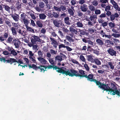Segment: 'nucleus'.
Segmentation results:
<instances>
[{
  "label": "nucleus",
  "mask_w": 120,
  "mask_h": 120,
  "mask_svg": "<svg viewBox=\"0 0 120 120\" xmlns=\"http://www.w3.org/2000/svg\"><path fill=\"white\" fill-rule=\"evenodd\" d=\"M66 39L70 42L74 41L73 39L69 35H67L66 37Z\"/></svg>",
  "instance_id": "nucleus-34"
},
{
  "label": "nucleus",
  "mask_w": 120,
  "mask_h": 120,
  "mask_svg": "<svg viewBox=\"0 0 120 120\" xmlns=\"http://www.w3.org/2000/svg\"><path fill=\"white\" fill-rule=\"evenodd\" d=\"M105 45L107 47H110L114 45V43L113 41L109 40H106L105 43Z\"/></svg>",
  "instance_id": "nucleus-12"
},
{
  "label": "nucleus",
  "mask_w": 120,
  "mask_h": 120,
  "mask_svg": "<svg viewBox=\"0 0 120 120\" xmlns=\"http://www.w3.org/2000/svg\"><path fill=\"white\" fill-rule=\"evenodd\" d=\"M89 9L91 11H94L95 9V7L92 5H90L89 7Z\"/></svg>",
  "instance_id": "nucleus-45"
},
{
  "label": "nucleus",
  "mask_w": 120,
  "mask_h": 120,
  "mask_svg": "<svg viewBox=\"0 0 120 120\" xmlns=\"http://www.w3.org/2000/svg\"><path fill=\"white\" fill-rule=\"evenodd\" d=\"M99 17H100L102 18L106 17V14L105 13H102L101 14Z\"/></svg>",
  "instance_id": "nucleus-59"
},
{
  "label": "nucleus",
  "mask_w": 120,
  "mask_h": 120,
  "mask_svg": "<svg viewBox=\"0 0 120 120\" xmlns=\"http://www.w3.org/2000/svg\"><path fill=\"white\" fill-rule=\"evenodd\" d=\"M38 59L40 62L42 64L45 65L47 63V61L42 57H38Z\"/></svg>",
  "instance_id": "nucleus-14"
},
{
  "label": "nucleus",
  "mask_w": 120,
  "mask_h": 120,
  "mask_svg": "<svg viewBox=\"0 0 120 120\" xmlns=\"http://www.w3.org/2000/svg\"><path fill=\"white\" fill-rule=\"evenodd\" d=\"M21 5L19 1H17L15 5V8L18 10H19L21 8Z\"/></svg>",
  "instance_id": "nucleus-25"
},
{
  "label": "nucleus",
  "mask_w": 120,
  "mask_h": 120,
  "mask_svg": "<svg viewBox=\"0 0 120 120\" xmlns=\"http://www.w3.org/2000/svg\"><path fill=\"white\" fill-rule=\"evenodd\" d=\"M87 7V5L86 4H83L80 7V9L81 11L83 12H86L88 9Z\"/></svg>",
  "instance_id": "nucleus-19"
},
{
  "label": "nucleus",
  "mask_w": 120,
  "mask_h": 120,
  "mask_svg": "<svg viewBox=\"0 0 120 120\" xmlns=\"http://www.w3.org/2000/svg\"><path fill=\"white\" fill-rule=\"evenodd\" d=\"M77 26L79 27H82L83 25L82 23L80 22H78L76 23Z\"/></svg>",
  "instance_id": "nucleus-37"
},
{
  "label": "nucleus",
  "mask_w": 120,
  "mask_h": 120,
  "mask_svg": "<svg viewBox=\"0 0 120 120\" xmlns=\"http://www.w3.org/2000/svg\"><path fill=\"white\" fill-rule=\"evenodd\" d=\"M23 23L26 26H28L29 23V20H28L27 18L22 20Z\"/></svg>",
  "instance_id": "nucleus-32"
},
{
  "label": "nucleus",
  "mask_w": 120,
  "mask_h": 120,
  "mask_svg": "<svg viewBox=\"0 0 120 120\" xmlns=\"http://www.w3.org/2000/svg\"><path fill=\"white\" fill-rule=\"evenodd\" d=\"M112 35L115 38H118L120 37V34H113Z\"/></svg>",
  "instance_id": "nucleus-50"
},
{
  "label": "nucleus",
  "mask_w": 120,
  "mask_h": 120,
  "mask_svg": "<svg viewBox=\"0 0 120 120\" xmlns=\"http://www.w3.org/2000/svg\"><path fill=\"white\" fill-rule=\"evenodd\" d=\"M89 22H88V25L90 26H93V25H94L96 23H94L93 22L91 21H88Z\"/></svg>",
  "instance_id": "nucleus-46"
},
{
  "label": "nucleus",
  "mask_w": 120,
  "mask_h": 120,
  "mask_svg": "<svg viewBox=\"0 0 120 120\" xmlns=\"http://www.w3.org/2000/svg\"><path fill=\"white\" fill-rule=\"evenodd\" d=\"M101 11L100 10L98 9H96L95 11V14L96 15H98L101 14Z\"/></svg>",
  "instance_id": "nucleus-58"
},
{
  "label": "nucleus",
  "mask_w": 120,
  "mask_h": 120,
  "mask_svg": "<svg viewBox=\"0 0 120 120\" xmlns=\"http://www.w3.org/2000/svg\"><path fill=\"white\" fill-rule=\"evenodd\" d=\"M84 67H85L86 70L89 71L90 70V68L87 64H85L84 65Z\"/></svg>",
  "instance_id": "nucleus-53"
},
{
  "label": "nucleus",
  "mask_w": 120,
  "mask_h": 120,
  "mask_svg": "<svg viewBox=\"0 0 120 120\" xmlns=\"http://www.w3.org/2000/svg\"><path fill=\"white\" fill-rule=\"evenodd\" d=\"M5 23L9 27H11L12 26L11 23L12 22L9 19L6 18L5 20Z\"/></svg>",
  "instance_id": "nucleus-18"
},
{
  "label": "nucleus",
  "mask_w": 120,
  "mask_h": 120,
  "mask_svg": "<svg viewBox=\"0 0 120 120\" xmlns=\"http://www.w3.org/2000/svg\"><path fill=\"white\" fill-rule=\"evenodd\" d=\"M94 62H95V63L98 65H100L101 64L100 60L98 59H94Z\"/></svg>",
  "instance_id": "nucleus-43"
},
{
  "label": "nucleus",
  "mask_w": 120,
  "mask_h": 120,
  "mask_svg": "<svg viewBox=\"0 0 120 120\" xmlns=\"http://www.w3.org/2000/svg\"><path fill=\"white\" fill-rule=\"evenodd\" d=\"M28 65L30 68H32L33 69L36 71L38 69H40L41 71H43L44 72L47 68L46 66L42 65H41L40 66L38 67L36 65L34 64H32V65L29 64Z\"/></svg>",
  "instance_id": "nucleus-4"
},
{
  "label": "nucleus",
  "mask_w": 120,
  "mask_h": 120,
  "mask_svg": "<svg viewBox=\"0 0 120 120\" xmlns=\"http://www.w3.org/2000/svg\"><path fill=\"white\" fill-rule=\"evenodd\" d=\"M33 39L36 41V42L38 41L39 42L40 40L38 37L34 35L33 37Z\"/></svg>",
  "instance_id": "nucleus-38"
},
{
  "label": "nucleus",
  "mask_w": 120,
  "mask_h": 120,
  "mask_svg": "<svg viewBox=\"0 0 120 120\" xmlns=\"http://www.w3.org/2000/svg\"><path fill=\"white\" fill-rule=\"evenodd\" d=\"M78 30H79V32H80V36L85 35V31L82 30H81L80 29H78Z\"/></svg>",
  "instance_id": "nucleus-36"
},
{
  "label": "nucleus",
  "mask_w": 120,
  "mask_h": 120,
  "mask_svg": "<svg viewBox=\"0 0 120 120\" xmlns=\"http://www.w3.org/2000/svg\"><path fill=\"white\" fill-rule=\"evenodd\" d=\"M36 25L40 28H42L43 26L42 22L39 20H38L36 22Z\"/></svg>",
  "instance_id": "nucleus-28"
},
{
  "label": "nucleus",
  "mask_w": 120,
  "mask_h": 120,
  "mask_svg": "<svg viewBox=\"0 0 120 120\" xmlns=\"http://www.w3.org/2000/svg\"><path fill=\"white\" fill-rule=\"evenodd\" d=\"M50 63L52 65H55L56 64V62H54L52 58H49V59Z\"/></svg>",
  "instance_id": "nucleus-35"
},
{
  "label": "nucleus",
  "mask_w": 120,
  "mask_h": 120,
  "mask_svg": "<svg viewBox=\"0 0 120 120\" xmlns=\"http://www.w3.org/2000/svg\"><path fill=\"white\" fill-rule=\"evenodd\" d=\"M107 12L106 13V15L108 17H109L112 14L111 12L109 11H106Z\"/></svg>",
  "instance_id": "nucleus-62"
},
{
  "label": "nucleus",
  "mask_w": 120,
  "mask_h": 120,
  "mask_svg": "<svg viewBox=\"0 0 120 120\" xmlns=\"http://www.w3.org/2000/svg\"><path fill=\"white\" fill-rule=\"evenodd\" d=\"M86 58L88 61H90L92 62H94V59L91 55H88L86 56Z\"/></svg>",
  "instance_id": "nucleus-24"
},
{
  "label": "nucleus",
  "mask_w": 120,
  "mask_h": 120,
  "mask_svg": "<svg viewBox=\"0 0 120 120\" xmlns=\"http://www.w3.org/2000/svg\"><path fill=\"white\" fill-rule=\"evenodd\" d=\"M0 61L2 62L5 63L6 62V63H11V64L14 62H16L15 59L14 58H10L9 60H6V58L4 57L1 58L0 60Z\"/></svg>",
  "instance_id": "nucleus-6"
},
{
  "label": "nucleus",
  "mask_w": 120,
  "mask_h": 120,
  "mask_svg": "<svg viewBox=\"0 0 120 120\" xmlns=\"http://www.w3.org/2000/svg\"><path fill=\"white\" fill-rule=\"evenodd\" d=\"M63 59H62L60 55L57 56L55 57V60L56 62H58L57 64L58 66H60L61 65L60 62Z\"/></svg>",
  "instance_id": "nucleus-8"
},
{
  "label": "nucleus",
  "mask_w": 120,
  "mask_h": 120,
  "mask_svg": "<svg viewBox=\"0 0 120 120\" xmlns=\"http://www.w3.org/2000/svg\"><path fill=\"white\" fill-rule=\"evenodd\" d=\"M39 16L40 19L42 20L45 19L46 17V15L44 13L39 14Z\"/></svg>",
  "instance_id": "nucleus-29"
},
{
  "label": "nucleus",
  "mask_w": 120,
  "mask_h": 120,
  "mask_svg": "<svg viewBox=\"0 0 120 120\" xmlns=\"http://www.w3.org/2000/svg\"><path fill=\"white\" fill-rule=\"evenodd\" d=\"M20 43V40H16L15 39L13 40L12 43L15 46V48H17L19 47Z\"/></svg>",
  "instance_id": "nucleus-10"
},
{
  "label": "nucleus",
  "mask_w": 120,
  "mask_h": 120,
  "mask_svg": "<svg viewBox=\"0 0 120 120\" xmlns=\"http://www.w3.org/2000/svg\"><path fill=\"white\" fill-rule=\"evenodd\" d=\"M53 23L54 25L56 27H59V24L56 20H54L53 21Z\"/></svg>",
  "instance_id": "nucleus-42"
},
{
  "label": "nucleus",
  "mask_w": 120,
  "mask_h": 120,
  "mask_svg": "<svg viewBox=\"0 0 120 120\" xmlns=\"http://www.w3.org/2000/svg\"><path fill=\"white\" fill-rule=\"evenodd\" d=\"M39 6L40 8H43L45 6V4L42 2H40L39 3Z\"/></svg>",
  "instance_id": "nucleus-40"
},
{
  "label": "nucleus",
  "mask_w": 120,
  "mask_h": 120,
  "mask_svg": "<svg viewBox=\"0 0 120 120\" xmlns=\"http://www.w3.org/2000/svg\"><path fill=\"white\" fill-rule=\"evenodd\" d=\"M88 42L89 44L91 45V47H93L94 46V43L90 40H89Z\"/></svg>",
  "instance_id": "nucleus-57"
},
{
  "label": "nucleus",
  "mask_w": 120,
  "mask_h": 120,
  "mask_svg": "<svg viewBox=\"0 0 120 120\" xmlns=\"http://www.w3.org/2000/svg\"><path fill=\"white\" fill-rule=\"evenodd\" d=\"M66 46L65 45L62 44H61L59 45V50H60L62 48H66Z\"/></svg>",
  "instance_id": "nucleus-44"
},
{
  "label": "nucleus",
  "mask_w": 120,
  "mask_h": 120,
  "mask_svg": "<svg viewBox=\"0 0 120 120\" xmlns=\"http://www.w3.org/2000/svg\"><path fill=\"white\" fill-rule=\"evenodd\" d=\"M11 48L12 50L11 51L10 53V56L11 55H12L14 56H16L17 55L18 53L17 52H16V51L14 49L12 48V47H11Z\"/></svg>",
  "instance_id": "nucleus-23"
},
{
  "label": "nucleus",
  "mask_w": 120,
  "mask_h": 120,
  "mask_svg": "<svg viewBox=\"0 0 120 120\" xmlns=\"http://www.w3.org/2000/svg\"><path fill=\"white\" fill-rule=\"evenodd\" d=\"M11 28L12 35H13L16 36L17 35V33L16 31V28L12 27Z\"/></svg>",
  "instance_id": "nucleus-21"
},
{
  "label": "nucleus",
  "mask_w": 120,
  "mask_h": 120,
  "mask_svg": "<svg viewBox=\"0 0 120 120\" xmlns=\"http://www.w3.org/2000/svg\"><path fill=\"white\" fill-rule=\"evenodd\" d=\"M113 42H114V45H116V44H117V42H119V40L116 38H114L113 39Z\"/></svg>",
  "instance_id": "nucleus-49"
},
{
  "label": "nucleus",
  "mask_w": 120,
  "mask_h": 120,
  "mask_svg": "<svg viewBox=\"0 0 120 120\" xmlns=\"http://www.w3.org/2000/svg\"><path fill=\"white\" fill-rule=\"evenodd\" d=\"M109 25L110 27L111 28H113L114 27L115 24L114 23L112 22H110L109 23Z\"/></svg>",
  "instance_id": "nucleus-51"
},
{
  "label": "nucleus",
  "mask_w": 120,
  "mask_h": 120,
  "mask_svg": "<svg viewBox=\"0 0 120 120\" xmlns=\"http://www.w3.org/2000/svg\"><path fill=\"white\" fill-rule=\"evenodd\" d=\"M119 16V15L117 13H116L114 14H111L110 16V20L112 21H113L115 20V17L118 18Z\"/></svg>",
  "instance_id": "nucleus-16"
},
{
  "label": "nucleus",
  "mask_w": 120,
  "mask_h": 120,
  "mask_svg": "<svg viewBox=\"0 0 120 120\" xmlns=\"http://www.w3.org/2000/svg\"><path fill=\"white\" fill-rule=\"evenodd\" d=\"M99 88L102 89L103 91H109L111 94L113 95L115 94L120 97V92L117 89L116 86L114 84L112 83L111 87L109 86V84H105L101 83Z\"/></svg>",
  "instance_id": "nucleus-1"
},
{
  "label": "nucleus",
  "mask_w": 120,
  "mask_h": 120,
  "mask_svg": "<svg viewBox=\"0 0 120 120\" xmlns=\"http://www.w3.org/2000/svg\"><path fill=\"white\" fill-rule=\"evenodd\" d=\"M38 54L39 57H42L43 56V52L41 51H39L38 52Z\"/></svg>",
  "instance_id": "nucleus-54"
},
{
  "label": "nucleus",
  "mask_w": 120,
  "mask_h": 120,
  "mask_svg": "<svg viewBox=\"0 0 120 120\" xmlns=\"http://www.w3.org/2000/svg\"><path fill=\"white\" fill-rule=\"evenodd\" d=\"M5 9L7 11L9 12L10 11V8L7 5H4Z\"/></svg>",
  "instance_id": "nucleus-41"
},
{
  "label": "nucleus",
  "mask_w": 120,
  "mask_h": 120,
  "mask_svg": "<svg viewBox=\"0 0 120 120\" xmlns=\"http://www.w3.org/2000/svg\"><path fill=\"white\" fill-rule=\"evenodd\" d=\"M8 33H5L3 35V37L5 39H7L8 37Z\"/></svg>",
  "instance_id": "nucleus-63"
},
{
  "label": "nucleus",
  "mask_w": 120,
  "mask_h": 120,
  "mask_svg": "<svg viewBox=\"0 0 120 120\" xmlns=\"http://www.w3.org/2000/svg\"><path fill=\"white\" fill-rule=\"evenodd\" d=\"M53 70L55 69L56 70L57 69H58V70H56V71L58 73H61L63 74H64L65 71L64 70L60 68H59L54 65H53Z\"/></svg>",
  "instance_id": "nucleus-11"
},
{
  "label": "nucleus",
  "mask_w": 120,
  "mask_h": 120,
  "mask_svg": "<svg viewBox=\"0 0 120 120\" xmlns=\"http://www.w3.org/2000/svg\"><path fill=\"white\" fill-rule=\"evenodd\" d=\"M26 27L27 30L28 31H30L33 33H34L35 32L34 30L30 27L28 26H26Z\"/></svg>",
  "instance_id": "nucleus-33"
},
{
  "label": "nucleus",
  "mask_w": 120,
  "mask_h": 120,
  "mask_svg": "<svg viewBox=\"0 0 120 120\" xmlns=\"http://www.w3.org/2000/svg\"><path fill=\"white\" fill-rule=\"evenodd\" d=\"M108 25V23L107 22H104L101 24V26L103 27L106 26Z\"/></svg>",
  "instance_id": "nucleus-61"
},
{
  "label": "nucleus",
  "mask_w": 120,
  "mask_h": 120,
  "mask_svg": "<svg viewBox=\"0 0 120 120\" xmlns=\"http://www.w3.org/2000/svg\"><path fill=\"white\" fill-rule=\"evenodd\" d=\"M94 29V26L92 28H89L88 29V32L90 33L91 34L94 33L95 32V31H96V30H95Z\"/></svg>",
  "instance_id": "nucleus-30"
},
{
  "label": "nucleus",
  "mask_w": 120,
  "mask_h": 120,
  "mask_svg": "<svg viewBox=\"0 0 120 120\" xmlns=\"http://www.w3.org/2000/svg\"><path fill=\"white\" fill-rule=\"evenodd\" d=\"M13 39L12 37L11 36L9 37L7 40V42L10 43H12L13 42Z\"/></svg>",
  "instance_id": "nucleus-31"
},
{
  "label": "nucleus",
  "mask_w": 120,
  "mask_h": 120,
  "mask_svg": "<svg viewBox=\"0 0 120 120\" xmlns=\"http://www.w3.org/2000/svg\"><path fill=\"white\" fill-rule=\"evenodd\" d=\"M96 42L98 45L101 46H102L104 44L103 41L100 39H97L96 40Z\"/></svg>",
  "instance_id": "nucleus-20"
},
{
  "label": "nucleus",
  "mask_w": 120,
  "mask_h": 120,
  "mask_svg": "<svg viewBox=\"0 0 120 120\" xmlns=\"http://www.w3.org/2000/svg\"><path fill=\"white\" fill-rule=\"evenodd\" d=\"M70 71V72L69 71L65 70L64 74H65L67 76L68 75L71 77L75 76L76 77L78 76L81 77L82 75H81L78 71H76L75 70L72 69H71Z\"/></svg>",
  "instance_id": "nucleus-3"
},
{
  "label": "nucleus",
  "mask_w": 120,
  "mask_h": 120,
  "mask_svg": "<svg viewBox=\"0 0 120 120\" xmlns=\"http://www.w3.org/2000/svg\"><path fill=\"white\" fill-rule=\"evenodd\" d=\"M69 30L71 34L70 35L72 36L75 34H76L77 33V31L76 30L71 27L70 28Z\"/></svg>",
  "instance_id": "nucleus-17"
},
{
  "label": "nucleus",
  "mask_w": 120,
  "mask_h": 120,
  "mask_svg": "<svg viewBox=\"0 0 120 120\" xmlns=\"http://www.w3.org/2000/svg\"><path fill=\"white\" fill-rule=\"evenodd\" d=\"M53 8V9L57 11L58 12L61 11L65 12L66 11V7L63 5H61L60 7H58L55 6H54Z\"/></svg>",
  "instance_id": "nucleus-5"
},
{
  "label": "nucleus",
  "mask_w": 120,
  "mask_h": 120,
  "mask_svg": "<svg viewBox=\"0 0 120 120\" xmlns=\"http://www.w3.org/2000/svg\"><path fill=\"white\" fill-rule=\"evenodd\" d=\"M108 65L110 66V68L113 70L114 68V66L113 65L112 63L111 62H108Z\"/></svg>",
  "instance_id": "nucleus-39"
},
{
  "label": "nucleus",
  "mask_w": 120,
  "mask_h": 120,
  "mask_svg": "<svg viewBox=\"0 0 120 120\" xmlns=\"http://www.w3.org/2000/svg\"><path fill=\"white\" fill-rule=\"evenodd\" d=\"M60 54L63 60H64V59H66L67 58L66 56L64 54L61 53H60Z\"/></svg>",
  "instance_id": "nucleus-55"
},
{
  "label": "nucleus",
  "mask_w": 120,
  "mask_h": 120,
  "mask_svg": "<svg viewBox=\"0 0 120 120\" xmlns=\"http://www.w3.org/2000/svg\"><path fill=\"white\" fill-rule=\"evenodd\" d=\"M52 15L55 18H58L59 17L60 14L59 12H55L53 11L52 12Z\"/></svg>",
  "instance_id": "nucleus-27"
},
{
  "label": "nucleus",
  "mask_w": 120,
  "mask_h": 120,
  "mask_svg": "<svg viewBox=\"0 0 120 120\" xmlns=\"http://www.w3.org/2000/svg\"><path fill=\"white\" fill-rule=\"evenodd\" d=\"M50 39L51 41V44L53 45V47L56 49L57 48V46L59 45L58 42L54 38L50 37Z\"/></svg>",
  "instance_id": "nucleus-9"
},
{
  "label": "nucleus",
  "mask_w": 120,
  "mask_h": 120,
  "mask_svg": "<svg viewBox=\"0 0 120 120\" xmlns=\"http://www.w3.org/2000/svg\"><path fill=\"white\" fill-rule=\"evenodd\" d=\"M111 7L110 6L108 5L106 6L105 9V11H109Z\"/></svg>",
  "instance_id": "nucleus-56"
},
{
  "label": "nucleus",
  "mask_w": 120,
  "mask_h": 120,
  "mask_svg": "<svg viewBox=\"0 0 120 120\" xmlns=\"http://www.w3.org/2000/svg\"><path fill=\"white\" fill-rule=\"evenodd\" d=\"M29 58L31 60V61L33 62V63H36V60L34 58H35V57H33L32 56H29Z\"/></svg>",
  "instance_id": "nucleus-52"
},
{
  "label": "nucleus",
  "mask_w": 120,
  "mask_h": 120,
  "mask_svg": "<svg viewBox=\"0 0 120 120\" xmlns=\"http://www.w3.org/2000/svg\"><path fill=\"white\" fill-rule=\"evenodd\" d=\"M68 12L70 15L73 16L74 14L75 10L74 8H69L68 9Z\"/></svg>",
  "instance_id": "nucleus-22"
},
{
  "label": "nucleus",
  "mask_w": 120,
  "mask_h": 120,
  "mask_svg": "<svg viewBox=\"0 0 120 120\" xmlns=\"http://www.w3.org/2000/svg\"><path fill=\"white\" fill-rule=\"evenodd\" d=\"M20 19L22 22V20L26 19V14L24 13H23L21 15Z\"/></svg>",
  "instance_id": "nucleus-26"
},
{
  "label": "nucleus",
  "mask_w": 120,
  "mask_h": 120,
  "mask_svg": "<svg viewBox=\"0 0 120 120\" xmlns=\"http://www.w3.org/2000/svg\"><path fill=\"white\" fill-rule=\"evenodd\" d=\"M71 61H72V62L74 64H79V63L76 60H75L74 59H71Z\"/></svg>",
  "instance_id": "nucleus-60"
},
{
  "label": "nucleus",
  "mask_w": 120,
  "mask_h": 120,
  "mask_svg": "<svg viewBox=\"0 0 120 120\" xmlns=\"http://www.w3.org/2000/svg\"><path fill=\"white\" fill-rule=\"evenodd\" d=\"M79 72L80 74H80L81 75H86L85 74L84 71L82 70H79Z\"/></svg>",
  "instance_id": "nucleus-48"
},
{
  "label": "nucleus",
  "mask_w": 120,
  "mask_h": 120,
  "mask_svg": "<svg viewBox=\"0 0 120 120\" xmlns=\"http://www.w3.org/2000/svg\"><path fill=\"white\" fill-rule=\"evenodd\" d=\"M108 53L112 56H116V51L114 50L113 48H109L107 50Z\"/></svg>",
  "instance_id": "nucleus-7"
},
{
  "label": "nucleus",
  "mask_w": 120,
  "mask_h": 120,
  "mask_svg": "<svg viewBox=\"0 0 120 120\" xmlns=\"http://www.w3.org/2000/svg\"><path fill=\"white\" fill-rule=\"evenodd\" d=\"M89 19L91 21L93 22L94 23H96L97 19V16L96 15H92L90 16Z\"/></svg>",
  "instance_id": "nucleus-15"
},
{
  "label": "nucleus",
  "mask_w": 120,
  "mask_h": 120,
  "mask_svg": "<svg viewBox=\"0 0 120 120\" xmlns=\"http://www.w3.org/2000/svg\"><path fill=\"white\" fill-rule=\"evenodd\" d=\"M80 59L83 62H85L86 59L84 56L82 55H81L80 57Z\"/></svg>",
  "instance_id": "nucleus-47"
},
{
  "label": "nucleus",
  "mask_w": 120,
  "mask_h": 120,
  "mask_svg": "<svg viewBox=\"0 0 120 120\" xmlns=\"http://www.w3.org/2000/svg\"><path fill=\"white\" fill-rule=\"evenodd\" d=\"M77 15L79 17H81L82 16L83 13L80 11H79L77 12Z\"/></svg>",
  "instance_id": "nucleus-64"
},
{
  "label": "nucleus",
  "mask_w": 120,
  "mask_h": 120,
  "mask_svg": "<svg viewBox=\"0 0 120 120\" xmlns=\"http://www.w3.org/2000/svg\"><path fill=\"white\" fill-rule=\"evenodd\" d=\"M94 76L93 74H89L88 75L86 74V75H82L81 77H85L86 78H87V80L88 81L91 82H94L96 83V85L98 86L99 87V86H101V83L100 81L94 79L93 78Z\"/></svg>",
  "instance_id": "nucleus-2"
},
{
  "label": "nucleus",
  "mask_w": 120,
  "mask_h": 120,
  "mask_svg": "<svg viewBox=\"0 0 120 120\" xmlns=\"http://www.w3.org/2000/svg\"><path fill=\"white\" fill-rule=\"evenodd\" d=\"M11 17L13 20L16 22H18L19 20V16L18 15L15 13V14H12L11 15Z\"/></svg>",
  "instance_id": "nucleus-13"
}]
</instances>
